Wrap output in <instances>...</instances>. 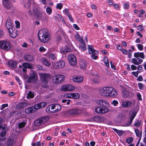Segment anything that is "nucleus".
Segmentation results:
<instances>
[{
  "mask_svg": "<svg viewBox=\"0 0 146 146\" xmlns=\"http://www.w3.org/2000/svg\"><path fill=\"white\" fill-rule=\"evenodd\" d=\"M68 59L71 65L74 66L77 64L76 58L74 55L70 54H69L68 56Z\"/></svg>",
  "mask_w": 146,
  "mask_h": 146,
  "instance_id": "obj_8",
  "label": "nucleus"
},
{
  "mask_svg": "<svg viewBox=\"0 0 146 146\" xmlns=\"http://www.w3.org/2000/svg\"><path fill=\"white\" fill-rule=\"evenodd\" d=\"M99 92L102 96L108 97H115L117 94L115 89L110 87H104L100 89Z\"/></svg>",
  "mask_w": 146,
  "mask_h": 146,
  "instance_id": "obj_1",
  "label": "nucleus"
},
{
  "mask_svg": "<svg viewBox=\"0 0 146 146\" xmlns=\"http://www.w3.org/2000/svg\"><path fill=\"white\" fill-rule=\"evenodd\" d=\"M95 111L97 113H104L108 112V109L107 106H98L96 108Z\"/></svg>",
  "mask_w": 146,
  "mask_h": 146,
  "instance_id": "obj_7",
  "label": "nucleus"
},
{
  "mask_svg": "<svg viewBox=\"0 0 146 146\" xmlns=\"http://www.w3.org/2000/svg\"><path fill=\"white\" fill-rule=\"evenodd\" d=\"M134 56L136 58H138L139 57L143 59L145 58V55L143 52H137L134 54Z\"/></svg>",
  "mask_w": 146,
  "mask_h": 146,
  "instance_id": "obj_27",
  "label": "nucleus"
},
{
  "mask_svg": "<svg viewBox=\"0 0 146 146\" xmlns=\"http://www.w3.org/2000/svg\"><path fill=\"white\" fill-rule=\"evenodd\" d=\"M34 107H35V110H38L41 108L40 103L35 105Z\"/></svg>",
  "mask_w": 146,
  "mask_h": 146,
  "instance_id": "obj_49",
  "label": "nucleus"
},
{
  "mask_svg": "<svg viewBox=\"0 0 146 146\" xmlns=\"http://www.w3.org/2000/svg\"><path fill=\"white\" fill-rule=\"evenodd\" d=\"M56 107H58V109H57V111H59L61 109V107L60 105L58 104H53L52 106H51V110H52L54 109L56 110Z\"/></svg>",
  "mask_w": 146,
  "mask_h": 146,
  "instance_id": "obj_34",
  "label": "nucleus"
},
{
  "mask_svg": "<svg viewBox=\"0 0 146 146\" xmlns=\"http://www.w3.org/2000/svg\"><path fill=\"white\" fill-rule=\"evenodd\" d=\"M9 0H4L3 2V4L4 7L8 10L11 9L13 7V5L8 2Z\"/></svg>",
  "mask_w": 146,
  "mask_h": 146,
  "instance_id": "obj_13",
  "label": "nucleus"
},
{
  "mask_svg": "<svg viewBox=\"0 0 146 146\" xmlns=\"http://www.w3.org/2000/svg\"><path fill=\"white\" fill-rule=\"evenodd\" d=\"M123 7L125 9H128L129 8V4L127 3H125L124 4Z\"/></svg>",
  "mask_w": 146,
  "mask_h": 146,
  "instance_id": "obj_52",
  "label": "nucleus"
},
{
  "mask_svg": "<svg viewBox=\"0 0 146 146\" xmlns=\"http://www.w3.org/2000/svg\"><path fill=\"white\" fill-rule=\"evenodd\" d=\"M46 11L48 15H50L52 12V9L50 7H48L46 8Z\"/></svg>",
  "mask_w": 146,
  "mask_h": 146,
  "instance_id": "obj_48",
  "label": "nucleus"
},
{
  "mask_svg": "<svg viewBox=\"0 0 146 146\" xmlns=\"http://www.w3.org/2000/svg\"><path fill=\"white\" fill-rule=\"evenodd\" d=\"M134 95V94L132 92L126 90H123L122 93V96L124 98H131Z\"/></svg>",
  "mask_w": 146,
  "mask_h": 146,
  "instance_id": "obj_10",
  "label": "nucleus"
},
{
  "mask_svg": "<svg viewBox=\"0 0 146 146\" xmlns=\"http://www.w3.org/2000/svg\"><path fill=\"white\" fill-rule=\"evenodd\" d=\"M25 125V122H22L19 123L18 124V127L19 128H22L24 127Z\"/></svg>",
  "mask_w": 146,
  "mask_h": 146,
  "instance_id": "obj_45",
  "label": "nucleus"
},
{
  "mask_svg": "<svg viewBox=\"0 0 146 146\" xmlns=\"http://www.w3.org/2000/svg\"><path fill=\"white\" fill-rule=\"evenodd\" d=\"M72 80L74 82H80L83 81V78L81 76H78L73 78Z\"/></svg>",
  "mask_w": 146,
  "mask_h": 146,
  "instance_id": "obj_20",
  "label": "nucleus"
},
{
  "mask_svg": "<svg viewBox=\"0 0 146 146\" xmlns=\"http://www.w3.org/2000/svg\"><path fill=\"white\" fill-rule=\"evenodd\" d=\"M92 81L94 83H97L99 82V80L98 77L97 76H95Z\"/></svg>",
  "mask_w": 146,
  "mask_h": 146,
  "instance_id": "obj_40",
  "label": "nucleus"
},
{
  "mask_svg": "<svg viewBox=\"0 0 146 146\" xmlns=\"http://www.w3.org/2000/svg\"><path fill=\"white\" fill-rule=\"evenodd\" d=\"M46 50V49H45L43 46H41L39 48V50L40 52H44Z\"/></svg>",
  "mask_w": 146,
  "mask_h": 146,
  "instance_id": "obj_59",
  "label": "nucleus"
},
{
  "mask_svg": "<svg viewBox=\"0 0 146 146\" xmlns=\"http://www.w3.org/2000/svg\"><path fill=\"white\" fill-rule=\"evenodd\" d=\"M0 47L5 50H9L11 46L9 42L7 40H2L0 41Z\"/></svg>",
  "mask_w": 146,
  "mask_h": 146,
  "instance_id": "obj_4",
  "label": "nucleus"
},
{
  "mask_svg": "<svg viewBox=\"0 0 146 146\" xmlns=\"http://www.w3.org/2000/svg\"><path fill=\"white\" fill-rule=\"evenodd\" d=\"M118 104V101L116 100H113L111 103V104L114 106H116Z\"/></svg>",
  "mask_w": 146,
  "mask_h": 146,
  "instance_id": "obj_51",
  "label": "nucleus"
},
{
  "mask_svg": "<svg viewBox=\"0 0 146 146\" xmlns=\"http://www.w3.org/2000/svg\"><path fill=\"white\" fill-rule=\"evenodd\" d=\"M137 46L139 49L140 50H142L143 49V46L141 44H138Z\"/></svg>",
  "mask_w": 146,
  "mask_h": 146,
  "instance_id": "obj_56",
  "label": "nucleus"
},
{
  "mask_svg": "<svg viewBox=\"0 0 146 146\" xmlns=\"http://www.w3.org/2000/svg\"><path fill=\"white\" fill-rule=\"evenodd\" d=\"M34 95L33 93L31 91H29V93L27 94L26 98L28 99L32 98L34 97Z\"/></svg>",
  "mask_w": 146,
  "mask_h": 146,
  "instance_id": "obj_38",
  "label": "nucleus"
},
{
  "mask_svg": "<svg viewBox=\"0 0 146 146\" xmlns=\"http://www.w3.org/2000/svg\"><path fill=\"white\" fill-rule=\"evenodd\" d=\"M71 102V100H65L63 99L62 100V102L63 103H66L67 105H68L70 104V102Z\"/></svg>",
  "mask_w": 146,
  "mask_h": 146,
  "instance_id": "obj_50",
  "label": "nucleus"
},
{
  "mask_svg": "<svg viewBox=\"0 0 146 146\" xmlns=\"http://www.w3.org/2000/svg\"><path fill=\"white\" fill-rule=\"evenodd\" d=\"M122 48H123V46L121 45H117V49L119 50L122 51V50L123 49H122Z\"/></svg>",
  "mask_w": 146,
  "mask_h": 146,
  "instance_id": "obj_63",
  "label": "nucleus"
},
{
  "mask_svg": "<svg viewBox=\"0 0 146 146\" xmlns=\"http://www.w3.org/2000/svg\"><path fill=\"white\" fill-rule=\"evenodd\" d=\"M136 115V113L135 112H133L131 115V116L130 118V119L129 121L125 125L123 126H128L130 125L132 122L133 120Z\"/></svg>",
  "mask_w": 146,
  "mask_h": 146,
  "instance_id": "obj_12",
  "label": "nucleus"
},
{
  "mask_svg": "<svg viewBox=\"0 0 146 146\" xmlns=\"http://www.w3.org/2000/svg\"><path fill=\"white\" fill-rule=\"evenodd\" d=\"M35 111V107L32 106L28 108L25 110V112L27 113H29L33 112H34Z\"/></svg>",
  "mask_w": 146,
  "mask_h": 146,
  "instance_id": "obj_25",
  "label": "nucleus"
},
{
  "mask_svg": "<svg viewBox=\"0 0 146 146\" xmlns=\"http://www.w3.org/2000/svg\"><path fill=\"white\" fill-rule=\"evenodd\" d=\"M137 29L140 31H142L143 29V26L142 25H139L138 26Z\"/></svg>",
  "mask_w": 146,
  "mask_h": 146,
  "instance_id": "obj_62",
  "label": "nucleus"
},
{
  "mask_svg": "<svg viewBox=\"0 0 146 146\" xmlns=\"http://www.w3.org/2000/svg\"><path fill=\"white\" fill-rule=\"evenodd\" d=\"M82 44V45L80 46V49L82 51H84L86 49V44L84 41H83V42H81Z\"/></svg>",
  "mask_w": 146,
  "mask_h": 146,
  "instance_id": "obj_37",
  "label": "nucleus"
},
{
  "mask_svg": "<svg viewBox=\"0 0 146 146\" xmlns=\"http://www.w3.org/2000/svg\"><path fill=\"white\" fill-rule=\"evenodd\" d=\"M67 86V85H64L62 86L60 89V91H67L68 90Z\"/></svg>",
  "mask_w": 146,
  "mask_h": 146,
  "instance_id": "obj_42",
  "label": "nucleus"
},
{
  "mask_svg": "<svg viewBox=\"0 0 146 146\" xmlns=\"http://www.w3.org/2000/svg\"><path fill=\"white\" fill-rule=\"evenodd\" d=\"M49 117H43L36 120L35 121L34 125L37 126H40L46 123Z\"/></svg>",
  "mask_w": 146,
  "mask_h": 146,
  "instance_id": "obj_3",
  "label": "nucleus"
},
{
  "mask_svg": "<svg viewBox=\"0 0 146 146\" xmlns=\"http://www.w3.org/2000/svg\"><path fill=\"white\" fill-rule=\"evenodd\" d=\"M79 64L81 68L84 69L86 68V64L85 61L83 60H81L80 61Z\"/></svg>",
  "mask_w": 146,
  "mask_h": 146,
  "instance_id": "obj_30",
  "label": "nucleus"
},
{
  "mask_svg": "<svg viewBox=\"0 0 146 146\" xmlns=\"http://www.w3.org/2000/svg\"><path fill=\"white\" fill-rule=\"evenodd\" d=\"M92 55L91 56V58L93 59L96 60L98 58V56H96V54L95 53L92 54Z\"/></svg>",
  "mask_w": 146,
  "mask_h": 146,
  "instance_id": "obj_57",
  "label": "nucleus"
},
{
  "mask_svg": "<svg viewBox=\"0 0 146 146\" xmlns=\"http://www.w3.org/2000/svg\"><path fill=\"white\" fill-rule=\"evenodd\" d=\"M103 118L100 116H95L90 118V120L92 121V122L96 121L98 122H100L102 121Z\"/></svg>",
  "mask_w": 146,
  "mask_h": 146,
  "instance_id": "obj_18",
  "label": "nucleus"
},
{
  "mask_svg": "<svg viewBox=\"0 0 146 146\" xmlns=\"http://www.w3.org/2000/svg\"><path fill=\"white\" fill-rule=\"evenodd\" d=\"M49 58L51 60H56V54L50 53L48 55Z\"/></svg>",
  "mask_w": 146,
  "mask_h": 146,
  "instance_id": "obj_36",
  "label": "nucleus"
},
{
  "mask_svg": "<svg viewBox=\"0 0 146 146\" xmlns=\"http://www.w3.org/2000/svg\"><path fill=\"white\" fill-rule=\"evenodd\" d=\"M64 76L62 75H55L53 77V80L56 84H58L61 83L62 81L64 80Z\"/></svg>",
  "mask_w": 146,
  "mask_h": 146,
  "instance_id": "obj_5",
  "label": "nucleus"
},
{
  "mask_svg": "<svg viewBox=\"0 0 146 146\" xmlns=\"http://www.w3.org/2000/svg\"><path fill=\"white\" fill-rule=\"evenodd\" d=\"M38 37L39 40L43 43L48 42L50 38L48 31L46 29H43L40 30L38 33Z\"/></svg>",
  "mask_w": 146,
  "mask_h": 146,
  "instance_id": "obj_2",
  "label": "nucleus"
},
{
  "mask_svg": "<svg viewBox=\"0 0 146 146\" xmlns=\"http://www.w3.org/2000/svg\"><path fill=\"white\" fill-rule=\"evenodd\" d=\"M17 62L14 61H11L8 62L9 66L12 68H15L17 67Z\"/></svg>",
  "mask_w": 146,
  "mask_h": 146,
  "instance_id": "obj_31",
  "label": "nucleus"
},
{
  "mask_svg": "<svg viewBox=\"0 0 146 146\" xmlns=\"http://www.w3.org/2000/svg\"><path fill=\"white\" fill-rule=\"evenodd\" d=\"M104 63L106 65V66L107 67H109V62L108 60V58L106 57H105L104 58Z\"/></svg>",
  "mask_w": 146,
  "mask_h": 146,
  "instance_id": "obj_44",
  "label": "nucleus"
},
{
  "mask_svg": "<svg viewBox=\"0 0 146 146\" xmlns=\"http://www.w3.org/2000/svg\"><path fill=\"white\" fill-rule=\"evenodd\" d=\"M138 86L139 88L141 90L143 88V84H142L141 83H139L138 84Z\"/></svg>",
  "mask_w": 146,
  "mask_h": 146,
  "instance_id": "obj_61",
  "label": "nucleus"
},
{
  "mask_svg": "<svg viewBox=\"0 0 146 146\" xmlns=\"http://www.w3.org/2000/svg\"><path fill=\"white\" fill-rule=\"evenodd\" d=\"M63 6L62 4L61 3H59L56 6V8L57 9H62Z\"/></svg>",
  "mask_w": 146,
  "mask_h": 146,
  "instance_id": "obj_55",
  "label": "nucleus"
},
{
  "mask_svg": "<svg viewBox=\"0 0 146 146\" xmlns=\"http://www.w3.org/2000/svg\"><path fill=\"white\" fill-rule=\"evenodd\" d=\"M5 25L9 31L11 29H14V27H13L12 21L10 20H7L6 21Z\"/></svg>",
  "mask_w": 146,
  "mask_h": 146,
  "instance_id": "obj_16",
  "label": "nucleus"
},
{
  "mask_svg": "<svg viewBox=\"0 0 146 146\" xmlns=\"http://www.w3.org/2000/svg\"><path fill=\"white\" fill-rule=\"evenodd\" d=\"M41 108L45 107L47 105V103L45 102L40 103Z\"/></svg>",
  "mask_w": 146,
  "mask_h": 146,
  "instance_id": "obj_58",
  "label": "nucleus"
},
{
  "mask_svg": "<svg viewBox=\"0 0 146 146\" xmlns=\"http://www.w3.org/2000/svg\"><path fill=\"white\" fill-rule=\"evenodd\" d=\"M72 93L67 94L65 95V96L66 98H72Z\"/></svg>",
  "mask_w": 146,
  "mask_h": 146,
  "instance_id": "obj_54",
  "label": "nucleus"
},
{
  "mask_svg": "<svg viewBox=\"0 0 146 146\" xmlns=\"http://www.w3.org/2000/svg\"><path fill=\"white\" fill-rule=\"evenodd\" d=\"M46 111L48 113H52L54 112L52 110H51V106H49L47 107L46 109Z\"/></svg>",
  "mask_w": 146,
  "mask_h": 146,
  "instance_id": "obj_39",
  "label": "nucleus"
},
{
  "mask_svg": "<svg viewBox=\"0 0 146 146\" xmlns=\"http://www.w3.org/2000/svg\"><path fill=\"white\" fill-rule=\"evenodd\" d=\"M54 68H62L64 67L65 65V62L63 61H59L55 62L54 64Z\"/></svg>",
  "mask_w": 146,
  "mask_h": 146,
  "instance_id": "obj_11",
  "label": "nucleus"
},
{
  "mask_svg": "<svg viewBox=\"0 0 146 146\" xmlns=\"http://www.w3.org/2000/svg\"><path fill=\"white\" fill-rule=\"evenodd\" d=\"M132 104L131 102L129 101H123L121 106L124 107H127L130 106Z\"/></svg>",
  "mask_w": 146,
  "mask_h": 146,
  "instance_id": "obj_23",
  "label": "nucleus"
},
{
  "mask_svg": "<svg viewBox=\"0 0 146 146\" xmlns=\"http://www.w3.org/2000/svg\"><path fill=\"white\" fill-rule=\"evenodd\" d=\"M30 105L29 102H23L19 103L17 105L16 107L18 109H22L27 106Z\"/></svg>",
  "mask_w": 146,
  "mask_h": 146,
  "instance_id": "obj_15",
  "label": "nucleus"
},
{
  "mask_svg": "<svg viewBox=\"0 0 146 146\" xmlns=\"http://www.w3.org/2000/svg\"><path fill=\"white\" fill-rule=\"evenodd\" d=\"M22 64L24 68L30 69H33V66L32 64L31 63L25 62L23 63Z\"/></svg>",
  "mask_w": 146,
  "mask_h": 146,
  "instance_id": "obj_24",
  "label": "nucleus"
},
{
  "mask_svg": "<svg viewBox=\"0 0 146 146\" xmlns=\"http://www.w3.org/2000/svg\"><path fill=\"white\" fill-rule=\"evenodd\" d=\"M40 80H46L48 81L51 76L50 74L46 73H42L39 74Z\"/></svg>",
  "mask_w": 146,
  "mask_h": 146,
  "instance_id": "obj_9",
  "label": "nucleus"
},
{
  "mask_svg": "<svg viewBox=\"0 0 146 146\" xmlns=\"http://www.w3.org/2000/svg\"><path fill=\"white\" fill-rule=\"evenodd\" d=\"M81 113V111L79 109H75L70 110L69 113L72 115L78 114Z\"/></svg>",
  "mask_w": 146,
  "mask_h": 146,
  "instance_id": "obj_22",
  "label": "nucleus"
},
{
  "mask_svg": "<svg viewBox=\"0 0 146 146\" xmlns=\"http://www.w3.org/2000/svg\"><path fill=\"white\" fill-rule=\"evenodd\" d=\"M37 75V73L35 71H32L30 74L29 76L27 79V82L29 83L33 82L36 79V78Z\"/></svg>",
  "mask_w": 146,
  "mask_h": 146,
  "instance_id": "obj_6",
  "label": "nucleus"
},
{
  "mask_svg": "<svg viewBox=\"0 0 146 146\" xmlns=\"http://www.w3.org/2000/svg\"><path fill=\"white\" fill-rule=\"evenodd\" d=\"M5 130H3L0 133V140L1 141H3L5 139V137L6 132V131Z\"/></svg>",
  "mask_w": 146,
  "mask_h": 146,
  "instance_id": "obj_29",
  "label": "nucleus"
},
{
  "mask_svg": "<svg viewBox=\"0 0 146 146\" xmlns=\"http://www.w3.org/2000/svg\"><path fill=\"white\" fill-rule=\"evenodd\" d=\"M97 103L99 105V106H108L110 104L106 101L102 100H99L97 101Z\"/></svg>",
  "mask_w": 146,
  "mask_h": 146,
  "instance_id": "obj_14",
  "label": "nucleus"
},
{
  "mask_svg": "<svg viewBox=\"0 0 146 146\" xmlns=\"http://www.w3.org/2000/svg\"><path fill=\"white\" fill-rule=\"evenodd\" d=\"M68 91H72L74 90V88L72 85L70 84L67 85Z\"/></svg>",
  "mask_w": 146,
  "mask_h": 146,
  "instance_id": "obj_41",
  "label": "nucleus"
},
{
  "mask_svg": "<svg viewBox=\"0 0 146 146\" xmlns=\"http://www.w3.org/2000/svg\"><path fill=\"white\" fill-rule=\"evenodd\" d=\"M41 82L40 85L41 86L44 88H46L48 86V81L44 80H40Z\"/></svg>",
  "mask_w": 146,
  "mask_h": 146,
  "instance_id": "obj_33",
  "label": "nucleus"
},
{
  "mask_svg": "<svg viewBox=\"0 0 146 146\" xmlns=\"http://www.w3.org/2000/svg\"><path fill=\"white\" fill-rule=\"evenodd\" d=\"M37 16V18L39 20H40L42 19V15L41 14L40 12H39L36 15Z\"/></svg>",
  "mask_w": 146,
  "mask_h": 146,
  "instance_id": "obj_53",
  "label": "nucleus"
},
{
  "mask_svg": "<svg viewBox=\"0 0 146 146\" xmlns=\"http://www.w3.org/2000/svg\"><path fill=\"white\" fill-rule=\"evenodd\" d=\"M122 53L125 55H127L128 54V51L126 49H123L122 50Z\"/></svg>",
  "mask_w": 146,
  "mask_h": 146,
  "instance_id": "obj_64",
  "label": "nucleus"
},
{
  "mask_svg": "<svg viewBox=\"0 0 146 146\" xmlns=\"http://www.w3.org/2000/svg\"><path fill=\"white\" fill-rule=\"evenodd\" d=\"M33 14L35 15H36L37 14L40 12L37 9H34L33 11Z\"/></svg>",
  "mask_w": 146,
  "mask_h": 146,
  "instance_id": "obj_60",
  "label": "nucleus"
},
{
  "mask_svg": "<svg viewBox=\"0 0 146 146\" xmlns=\"http://www.w3.org/2000/svg\"><path fill=\"white\" fill-rule=\"evenodd\" d=\"M72 98L74 99H78L80 96L79 94L76 93H72Z\"/></svg>",
  "mask_w": 146,
  "mask_h": 146,
  "instance_id": "obj_43",
  "label": "nucleus"
},
{
  "mask_svg": "<svg viewBox=\"0 0 146 146\" xmlns=\"http://www.w3.org/2000/svg\"><path fill=\"white\" fill-rule=\"evenodd\" d=\"M14 29H11V30L9 31L10 35L11 37L15 38L17 35V34L16 32L14 30Z\"/></svg>",
  "mask_w": 146,
  "mask_h": 146,
  "instance_id": "obj_28",
  "label": "nucleus"
},
{
  "mask_svg": "<svg viewBox=\"0 0 146 146\" xmlns=\"http://www.w3.org/2000/svg\"><path fill=\"white\" fill-rule=\"evenodd\" d=\"M61 51L63 54H65L66 52H71L72 50L68 46H66L64 48H62Z\"/></svg>",
  "mask_w": 146,
  "mask_h": 146,
  "instance_id": "obj_32",
  "label": "nucleus"
},
{
  "mask_svg": "<svg viewBox=\"0 0 146 146\" xmlns=\"http://www.w3.org/2000/svg\"><path fill=\"white\" fill-rule=\"evenodd\" d=\"M88 47L89 52L90 54H92L93 53L98 54V52L97 51L95 50L94 49L92 46L91 45H88Z\"/></svg>",
  "mask_w": 146,
  "mask_h": 146,
  "instance_id": "obj_19",
  "label": "nucleus"
},
{
  "mask_svg": "<svg viewBox=\"0 0 146 146\" xmlns=\"http://www.w3.org/2000/svg\"><path fill=\"white\" fill-rule=\"evenodd\" d=\"M75 37L76 40L79 41L80 42H83V41H84L83 39L80 37L78 34H76L75 35Z\"/></svg>",
  "mask_w": 146,
  "mask_h": 146,
  "instance_id": "obj_35",
  "label": "nucleus"
},
{
  "mask_svg": "<svg viewBox=\"0 0 146 146\" xmlns=\"http://www.w3.org/2000/svg\"><path fill=\"white\" fill-rule=\"evenodd\" d=\"M131 62L136 65H138V63L137 59L135 58H133L131 60Z\"/></svg>",
  "mask_w": 146,
  "mask_h": 146,
  "instance_id": "obj_47",
  "label": "nucleus"
},
{
  "mask_svg": "<svg viewBox=\"0 0 146 146\" xmlns=\"http://www.w3.org/2000/svg\"><path fill=\"white\" fill-rule=\"evenodd\" d=\"M25 60L27 62H31L34 60V58L33 56L30 55L26 54L24 56Z\"/></svg>",
  "mask_w": 146,
  "mask_h": 146,
  "instance_id": "obj_17",
  "label": "nucleus"
},
{
  "mask_svg": "<svg viewBox=\"0 0 146 146\" xmlns=\"http://www.w3.org/2000/svg\"><path fill=\"white\" fill-rule=\"evenodd\" d=\"M41 61L42 63L46 66L49 67L50 66V63L46 59L42 58Z\"/></svg>",
  "mask_w": 146,
  "mask_h": 146,
  "instance_id": "obj_26",
  "label": "nucleus"
},
{
  "mask_svg": "<svg viewBox=\"0 0 146 146\" xmlns=\"http://www.w3.org/2000/svg\"><path fill=\"white\" fill-rule=\"evenodd\" d=\"M133 139L132 137H130L126 140V142L129 144H130L132 142Z\"/></svg>",
  "mask_w": 146,
  "mask_h": 146,
  "instance_id": "obj_46",
  "label": "nucleus"
},
{
  "mask_svg": "<svg viewBox=\"0 0 146 146\" xmlns=\"http://www.w3.org/2000/svg\"><path fill=\"white\" fill-rule=\"evenodd\" d=\"M14 143V141L13 139L9 138L7 141L6 143V146H13Z\"/></svg>",
  "mask_w": 146,
  "mask_h": 146,
  "instance_id": "obj_21",
  "label": "nucleus"
}]
</instances>
